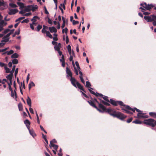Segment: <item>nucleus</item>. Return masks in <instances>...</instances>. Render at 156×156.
<instances>
[{"mask_svg": "<svg viewBox=\"0 0 156 156\" xmlns=\"http://www.w3.org/2000/svg\"><path fill=\"white\" fill-rule=\"evenodd\" d=\"M95 101L98 103L99 104V106L100 109L98 108L96 106V108H95L97 110L101 112H108L110 115L113 116L114 117H117V112L115 111L114 110L111 108H106L102 104L99 103L98 101L96 100L95 99Z\"/></svg>", "mask_w": 156, "mask_h": 156, "instance_id": "obj_1", "label": "nucleus"}, {"mask_svg": "<svg viewBox=\"0 0 156 156\" xmlns=\"http://www.w3.org/2000/svg\"><path fill=\"white\" fill-rule=\"evenodd\" d=\"M66 73L67 74V77H68L69 76L71 77L70 79V80L71 82V83L72 85L75 87H76V85L75 84V82H76V80L74 78L72 77V74L70 69L66 67Z\"/></svg>", "mask_w": 156, "mask_h": 156, "instance_id": "obj_2", "label": "nucleus"}, {"mask_svg": "<svg viewBox=\"0 0 156 156\" xmlns=\"http://www.w3.org/2000/svg\"><path fill=\"white\" fill-rule=\"evenodd\" d=\"M143 123L152 127H154L156 126V120L155 121L152 119H149L145 120L143 122Z\"/></svg>", "mask_w": 156, "mask_h": 156, "instance_id": "obj_3", "label": "nucleus"}, {"mask_svg": "<svg viewBox=\"0 0 156 156\" xmlns=\"http://www.w3.org/2000/svg\"><path fill=\"white\" fill-rule=\"evenodd\" d=\"M96 96H100L103 98L104 100L105 101L102 100L101 101V102L104 104L105 105H110L109 102V100L108 99V97L105 96H103L102 94H99L98 93H96Z\"/></svg>", "mask_w": 156, "mask_h": 156, "instance_id": "obj_4", "label": "nucleus"}, {"mask_svg": "<svg viewBox=\"0 0 156 156\" xmlns=\"http://www.w3.org/2000/svg\"><path fill=\"white\" fill-rule=\"evenodd\" d=\"M144 18L148 22H151L154 20H156V16L154 15L150 16H144Z\"/></svg>", "mask_w": 156, "mask_h": 156, "instance_id": "obj_5", "label": "nucleus"}, {"mask_svg": "<svg viewBox=\"0 0 156 156\" xmlns=\"http://www.w3.org/2000/svg\"><path fill=\"white\" fill-rule=\"evenodd\" d=\"M140 5L143 7V8L145 9L150 10V9L152 8L154 6L152 5H147L146 3H141Z\"/></svg>", "mask_w": 156, "mask_h": 156, "instance_id": "obj_6", "label": "nucleus"}, {"mask_svg": "<svg viewBox=\"0 0 156 156\" xmlns=\"http://www.w3.org/2000/svg\"><path fill=\"white\" fill-rule=\"evenodd\" d=\"M3 18V16L0 14V32L3 30V27L6 24V23L2 20Z\"/></svg>", "mask_w": 156, "mask_h": 156, "instance_id": "obj_7", "label": "nucleus"}, {"mask_svg": "<svg viewBox=\"0 0 156 156\" xmlns=\"http://www.w3.org/2000/svg\"><path fill=\"white\" fill-rule=\"evenodd\" d=\"M8 6L7 3L3 0H0V9L3 10L7 8Z\"/></svg>", "mask_w": 156, "mask_h": 156, "instance_id": "obj_8", "label": "nucleus"}, {"mask_svg": "<svg viewBox=\"0 0 156 156\" xmlns=\"http://www.w3.org/2000/svg\"><path fill=\"white\" fill-rule=\"evenodd\" d=\"M126 108L128 109H130V110L132 111L133 112H135V110L138 113L142 112L139 109H137L136 108H131L128 105H127L126 107Z\"/></svg>", "mask_w": 156, "mask_h": 156, "instance_id": "obj_9", "label": "nucleus"}, {"mask_svg": "<svg viewBox=\"0 0 156 156\" xmlns=\"http://www.w3.org/2000/svg\"><path fill=\"white\" fill-rule=\"evenodd\" d=\"M137 118L139 119L142 118H147L148 116L145 115L142 112L138 113L137 114Z\"/></svg>", "mask_w": 156, "mask_h": 156, "instance_id": "obj_10", "label": "nucleus"}, {"mask_svg": "<svg viewBox=\"0 0 156 156\" xmlns=\"http://www.w3.org/2000/svg\"><path fill=\"white\" fill-rule=\"evenodd\" d=\"M18 10L17 9H9L8 14L10 15H14L17 12Z\"/></svg>", "mask_w": 156, "mask_h": 156, "instance_id": "obj_11", "label": "nucleus"}, {"mask_svg": "<svg viewBox=\"0 0 156 156\" xmlns=\"http://www.w3.org/2000/svg\"><path fill=\"white\" fill-rule=\"evenodd\" d=\"M117 115L118 118H119L121 120H123L126 117V116L124 115L123 114L118 112Z\"/></svg>", "mask_w": 156, "mask_h": 156, "instance_id": "obj_12", "label": "nucleus"}, {"mask_svg": "<svg viewBox=\"0 0 156 156\" xmlns=\"http://www.w3.org/2000/svg\"><path fill=\"white\" fill-rule=\"evenodd\" d=\"M75 84L76 85V88H77V87L80 90H83L84 92H85L84 90L83 89V86L78 82H77L76 81V82L75 83Z\"/></svg>", "mask_w": 156, "mask_h": 156, "instance_id": "obj_13", "label": "nucleus"}, {"mask_svg": "<svg viewBox=\"0 0 156 156\" xmlns=\"http://www.w3.org/2000/svg\"><path fill=\"white\" fill-rule=\"evenodd\" d=\"M49 29L51 33H56L57 30L56 28L54 27H49Z\"/></svg>", "mask_w": 156, "mask_h": 156, "instance_id": "obj_14", "label": "nucleus"}, {"mask_svg": "<svg viewBox=\"0 0 156 156\" xmlns=\"http://www.w3.org/2000/svg\"><path fill=\"white\" fill-rule=\"evenodd\" d=\"M24 123L25 124L27 129L30 128V122L28 120L26 119L24 121Z\"/></svg>", "mask_w": 156, "mask_h": 156, "instance_id": "obj_15", "label": "nucleus"}, {"mask_svg": "<svg viewBox=\"0 0 156 156\" xmlns=\"http://www.w3.org/2000/svg\"><path fill=\"white\" fill-rule=\"evenodd\" d=\"M27 102L29 106L31 107V99L29 96H28L27 97Z\"/></svg>", "mask_w": 156, "mask_h": 156, "instance_id": "obj_16", "label": "nucleus"}, {"mask_svg": "<svg viewBox=\"0 0 156 156\" xmlns=\"http://www.w3.org/2000/svg\"><path fill=\"white\" fill-rule=\"evenodd\" d=\"M31 11L34 12V11L36 9H37L38 8L37 6V5H31Z\"/></svg>", "mask_w": 156, "mask_h": 156, "instance_id": "obj_17", "label": "nucleus"}, {"mask_svg": "<svg viewBox=\"0 0 156 156\" xmlns=\"http://www.w3.org/2000/svg\"><path fill=\"white\" fill-rule=\"evenodd\" d=\"M72 64L73 65V66L74 69V72L75 73L76 75H78V70L77 69V68L76 67L74 63V62L73 60L72 61Z\"/></svg>", "mask_w": 156, "mask_h": 156, "instance_id": "obj_18", "label": "nucleus"}, {"mask_svg": "<svg viewBox=\"0 0 156 156\" xmlns=\"http://www.w3.org/2000/svg\"><path fill=\"white\" fill-rule=\"evenodd\" d=\"M68 51L69 52V54L71 55L72 54H72L74 55V53L73 51H72L71 50V47L69 45L67 47Z\"/></svg>", "mask_w": 156, "mask_h": 156, "instance_id": "obj_19", "label": "nucleus"}, {"mask_svg": "<svg viewBox=\"0 0 156 156\" xmlns=\"http://www.w3.org/2000/svg\"><path fill=\"white\" fill-rule=\"evenodd\" d=\"M17 5L20 7V9H23L25 8V6L24 4L21 2H17Z\"/></svg>", "mask_w": 156, "mask_h": 156, "instance_id": "obj_20", "label": "nucleus"}, {"mask_svg": "<svg viewBox=\"0 0 156 156\" xmlns=\"http://www.w3.org/2000/svg\"><path fill=\"white\" fill-rule=\"evenodd\" d=\"M139 9H140L141 10V11L143 12V14L145 15H149L150 14V13H149L148 12H144V11L146 10V9H145L143 8L142 7H140L139 8Z\"/></svg>", "mask_w": 156, "mask_h": 156, "instance_id": "obj_21", "label": "nucleus"}, {"mask_svg": "<svg viewBox=\"0 0 156 156\" xmlns=\"http://www.w3.org/2000/svg\"><path fill=\"white\" fill-rule=\"evenodd\" d=\"M31 5H29L28 6H25L24 9L26 12H29L31 10Z\"/></svg>", "mask_w": 156, "mask_h": 156, "instance_id": "obj_22", "label": "nucleus"}, {"mask_svg": "<svg viewBox=\"0 0 156 156\" xmlns=\"http://www.w3.org/2000/svg\"><path fill=\"white\" fill-rule=\"evenodd\" d=\"M12 76L13 74L10 73L6 76V78L9 80V81H11V80H12Z\"/></svg>", "mask_w": 156, "mask_h": 156, "instance_id": "obj_23", "label": "nucleus"}, {"mask_svg": "<svg viewBox=\"0 0 156 156\" xmlns=\"http://www.w3.org/2000/svg\"><path fill=\"white\" fill-rule=\"evenodd\" d=\"M29 132L30 134L34 137L36 136L35 133H34V131L32 130H31L30 128L28 129Z\"/></svg>", "mask_w": 156, "mask_h": 156, "instance_id": "obj_24", "label": "nucleus"}, {"mask_svg": "<svg viewBox=\"0 0 156 156\" xmlns=\"http://www.w3.org/2000/svg\"><path fill=\"white\" fill-rule=\"evenodd\" d=\"M125 109H123L122 108V110H123V112H126V113H128V114H133V113L132 112H131L129 111V110H130V109H126V108H125Z\"/></svg>", "mask_w": 156, "mask_h": 156, "instance_id": "obj_25", "label": "nucleus"}, {"mask_svg": "<svg viewBox=\"0 0 156 156\" xmlns=\"http://www.w3.org/2000/svg\"><path fill=\"white\" fill-rule=\"evenodd\" d=\"M63 7L64 9H65V6L64 5L62 4H61L60 6H59V8L60 10H61L62 12L63 13V10L62 8Z\"/></svg>", "mask_w": 156, "mask_h": 156, "instance_id": "obj_26", "label": "nucleus"}, {"mask_svg": "<svg viewBox=\"0 0 156 156\" xmlns=\"http://www.w3.org/2000/svg\"><path fill=\"white\" fill-rule=\"evenodd\" d=\"M109 103L114 105L116 106L117 105V102L116 101L112 99H110V101Z\"/></svg>", "mask_w": 156, "mask_h": 156, "instance_id": "obj_27", "label": "nucleus"}, {"mask_svg": "<svg viewBox=\"0 0 156 156\" xmlns=\"http://www.w3.org/2000/svg\"><path fill=\"white\" fill-rule=\"evenodd\" d=\"M87 102L90 105L95 108H96V106L94 105V102L90 100L88 101Z\"/></svg>", "mask_w": 156, "mask_h": 156, "instance_id": "obj_28", "label": "nucleus"}, {"mask_svg": "<svg viewBox=\"0 0 156 156\" xmlns=\"http://www.w3.org/2000/svg\"><path fill=\"white\" fill-rule=\"evenodd\" d=\"M149 115L151 117L156 118V113L154 112H150Z\"/></svg>", "mask_w": 156, "mask_h": 156, "instance_id": "obj_29", "label": "nucleus"}, {"mask_svg": "<svg viewBox=\"0 0 156 156\" xmlns=\"http://www.w3.org/2000/svg\"><path fill=\"white\" fill-rule=\"evenodd\" d=\"M118 104L119 105H120L122 107L123 106L124 107H125V108H126V105L123 103L122 101H118ZM122 108V107H121Z\"/></svg>", "mask_w": 156, "mask_h": 156, "instance_id": "obj_30", "label": "nucleus"}, {"mask_svg": "<svg viewBox=\"0 0 156 156\" xmlns=\"http://www.w3.org/2000/svg\"><path fill=\"white\" fill-rule=\"evenodd\" d=\"M13 51L12 50H11L9 51H7L3 53V54H4L5 53H6L8 55H9L13 54Z\"/></svg>", "mask_w": 156, "mask_h": 156, "instance_id": "obj_31", "label": "nucleus"}, {"mask_svg": "<svg viewBox=\"0 0 156 156\" xmlns=\"http://www.w3.org/2000/svg\"><path fill=\"white\" fill-rule=\"evenodd\" d=\"M62 20L63 21V24L62 26V27L63 28L64 27L65 25L66 20V19L63 17H62Z\"/></svg>", "mask_w": 156, "mask_h": 156, "instance_id": "obj_32", "label": "nucleus"}, {"mask_svg": "<svg viewBox=\"0 0 156 156\" xmlns=\"http://www.w3.org/2000/svg\"><path fill=\"white\" fill-rule=\"evenodd\" d=\"M19 57V55L17 53L13 54L11 55V58H17Z\"/></svg>", "mask_w": 156, "mask_h": 156, "instance_id": "obj_33", "label": "nucleus"}, {"mask_svg": "<svg viewBox=\"0 0 156 156\" xmlns=\"http://www.w3.org/2000/svg\"><path fill=\"white\" fill-rule=\"evenodd\" d=\"M39 18L37 16H34L33 18L31 20L32 21L36 22L37 20L39 19Z\"/></svg>", "mask_w": 156, "mask_h": 156, "instance_id": "obj_34", "label": "nucleus"}, {"mask_svg": "<svg viewBox=\"0 0 156 156\" xmlns=\"http://www.w3.org/2000/svg\"><path fill=\"white\" fill-rule=\"evenodd\" d=\"M133 123L136 124H141L142 123V122L139 120L136 119L135 120L133 121Z\"/></svg>", "mask_w": 156, "mask_h": 156, "instance_id": "obj_35", "label": "nucleus"}, {"mask_svg": "<svg viewBox=\"0 0 156 156\" xmlns=\"http://www.w3.org/2000/svg\"><path fill=\"white\" fill-rule=\"evenodd\" d=\"M12 63L13 64H16L18 63V61L16 59H14L12 60Z\"/></svg>", "mask_w": 156, "mask_h": 156, "instance_id": "obj_36", "label": "nucleus"}, {"mask_svg": "<svg viewBox=\"0 0 156 156\" xmlns=\"http://www.w3.org/2000/svg\"><path fill=\"white\" fill-rule=\"evenodd\" d=\"M9 5L10 6L13 8H16L17 7L16 4L12 3H9Z\"/></svg>", "mask_w": 156, "mask_h": 156, "instance_id": "obj_37", "label": "nucleus"}, {"mask_svg": "<svg viewBox=\"0 0 156 156\" xmlns=\"http://www.w3.org/2000/svg\"><path fill=\"white\" fill-rule=\"evenodd\" d=\"M18 107L20 111H22L23 110V105L21 103H20L18 105Z\"/></svg>", "mask_w": 156, "mask_h": 156, "instance_id": "obj_38", "label": "nucleus"}, {"mask_svg": "<svg viewBox=\"0 0 156 156\" xmlns=\"http://www.w3.org/2000/svg\"><path fill=\"white\" fill-rule=\"evenodd\" d=\"M91 89H93L91 87H89L88 89V90L92 94L95 95L96 96V93H95L94 91L92 90Z\"/></svg>", "mask_w": 156, "mask_h": 156, "instance_id": "obj_39", "label": "nucleus"}, {"mask_svg": "<svg viewBox=\"0 0 156 156\" xmlns=\"http://www.w3.org/2000/svg\"><path fill=\"white\" fill-rule=\"evenodd\" d=\"M14 92H13V91L11 92V96L13 98H14V96H15V98H16V91L15 90Z\"/></svg>", "mask_w": 156, "mask_h": 156, "instance_id": "obj_40", "label": "nucleus"}, {"mask_svg": "<svg viewBox=\"0 0 156 156\" xmlns=\"http://www.w3.org/2000/svg\"><path fill=\"white\" fill-rule=\"evenodd\" d=\"M46 33V34L47 36L48 37L50 38H52V36L49 31H47Z\"/></svg>", "mask_w": 156, "mask_h": 156, "instance_id": "obj_41", "label": "nucleus"}, {"mask_svg": "<svg viewBox=\"0 0 156 156\" xmlns=\"http://www.w3.org/2000/svg\"><path fill=\"white\" fill-rule=\"evenodd\" d=\"M75 64H76V65L77 67V70L78 71V70H80V66H79V63L77 61H76L75 62Z\"/></svg>", "mask_w": 156, "mask_h": 156, "instance_id": "obj_42", "label": "nucleus"}, {"mask_svg": "<svg viewBox=\"0 0 156 156\" xmlns=\"http://www.w3.org/2000/svg\"><path fill=\"white\" fill-rule=\"evenodd\" d=\"M91 86L90 83V82L89 81H86V86L87 87H90Z\"/></svg>", "mask_w": 156, "mask_h": 156, "instance_id": "obj_43", "label": "nucleus"}, {"mask_svg": "<svg viewBox=\"0 0 156 156\" xmlns=\"http://www.w3.org/2000/svg\"><path fill=\"white\" fill-rule=\"evenodd\" d=\"M15 67H16V66H15V65H14L13 66L12 70L10 71V74H13V73L14 72L15 70Z\"/></svg>", "mask_w": 156, "mask_h": 156, "instance_id": "obj_44", "label": "nucleus"}, {"mask_svg": "<svg viewBox=\"0 0 156 156\" xmlns=\"http://www.w3.org/2000/svg\"><path fill=\"white\" fill-rule=\"evenodd\" d=\"M4 68H5V72L6 73H10V69L8 67H7L5 66L4 67Z\"/></svg>", "mask_w": 156, "mask_h": 156, "instance_id": "obj_45", "label": "nucleus"}, {"mask_svg": "<svg viewBox=\"0 0 156 156\" xmlns=\"http://www.w3.org/2000/svg\"><path fill=\"white\" fill-rule=\"evenodd\" d=\"M24 18H25L24 17H20V18H18V19H16V20L15 22H17L18 21H19V22H20V20H21L23 19Z\"/></svg>", "mask_w": 156, "mask_h": 156, "instance_id": "obj_46", "label": "nucleus"}, {"mask_svg": "<svg viewBox=\"0 0 156 156\" xmlns=\"http://www.w3.org/2000/svg\"><path fill=\"white\" fill-rule=\"evenodd\" d=\"M36 117H37V122L38 124H39L40 123V120H39V116H38V115L37 114V111H36Z\"/></svg>", "mask_w": 156, "mask_h": 156, "instance_id": "obj_47", "label": "nucleus"}, {"mask_svg": "<svg viewBox=\"0 0 156 156\" xmlns=\"http://www.w3.org/2000/svg\"><path fill=\"white\" fill-rule=\"evenodd\" d=\"M26 12V11L24 9L22 10L21 11H20L19 12V13L20 14H22V15H24L25 14L24 13Z\"/></svg>", "mask_w": 156, "mask_h": 156, "instance_id": "obj_48", "label": "nucleus"}, {"mask_svg": "<svg viewBox=\"0 0 156 156\" xmlns=\"http://www.w3.org/2000/svg\"><path fill=\"white\" fill-rule=\"evenodd\" d=\"M3 40H2V41H3V42L5 44V43L7 42L9 40V39H8V38H5L4 37H3Z\"/></svg>", "mask_w": 156, "mask_h": 156, "instance_id": "obj_49", "label": "nucleus"}, {"mask_svg": "<svg viewBox=\"0 0 156 156\" xmlns=\"http://www.w3.org/2000/svg\"><path fill=\"white\" fill-rule=\"evenodd\" d=\"M55 50L58 51L60 50V48L58 45H56L54 46Z\"/></svg>", "mask_w": 156, "mask_h": 156, "instance_id": "obj_50", "label": "nucleus"}, {"mask_svg": "<svg viewBox=\"0 0 156 156\" xmlns=\"http://www.w3.org/2000/svg\"><path fill=\"white\" fill-rule=\"evenodd\" d=\"M78 71L79 72V74L80 75V76H79L80 78H83V73H82V72L81 71H80V70H78Z\"/></svg>", "mask_w": 156, "mask_h": 156, "instance_id": "obj_51", "label": "nucleus"}, {"mask_svg": "<svg viewBox=\"0 0 156 156\" xmlns=\"http://www.w3.org/2000/svg\"><path fill=\"white\" fill-rule=\"evenodd\" d=\"M68 31V29L66 28L65 29H63L62 30V32L63 33L65 32L66 34H67Z\"/></svg>", "mask_w": 156, "mask_h": 156, "instance_id": "obj_52", "label": "nucleus"}, {"mask_svg": "<svg viewBox=\"0 0 156 156\" xmlns=\"http://www.w3.org/2000/svg\"><path fill=\"white\" fill-rule=\"evenodd\" d=\"M42 28V26L41 25H38L37 26V30L38 31H39L40 29H41Z\"/></svg>", "mask_w": 156, "mask_h": 156, "instance_id": "obj_53", "label": "nucleus"}, {"mask_svg": "<svg viewBox=\"0 0 156 156\" xmlns=\"http://www.w3.org/2000/svg\"><path fill=\"white\" fill-rule=\"evenodd\" d=\"M8 49H9V47H7V48H5L3 49H0V52H4V51H6V50H7Z\"/></svg>", "mask_w": 156, "mask_h": 156, "instance_id": "obj_54", "label": "nucleus"}, {"mask_svg": "<svg viewBox=\"0 0 156 156\" xmlns=\"http://www.w3.org/2000/svg\"><path fill=\"white\" fill-rule=\"evenodd\" d=\"M10 30L9 29H6L3 32V33L5 34L7 33H8L9 32V31Z\"/></svg>", "mask_w": 156, "mask_h": 156, "instance_id": "obj_55", "label": "nucleus"}, {"mask_svg": "<svg viewBox=\"0 0 156 156\" xmlns=\"http://www.w3.org/2000/svg\"><path fill=\"white\" fill-rule=\"evenodd\" d=\"M29 22V20L28 19H25L23 20V21H22L21 23H28Z\"/></svg>", "mask_w": 156, "mask_h": 156, "instance_id": "obj_56", "label": "nucleus"}, {"mask_svg": "<svg viewBox=\"0 0 156 156\" xmlns=\"http://www.w3.org/2000/svg\"><path fill=\"white\" fill-rule=\"evenodd\" d=\"M31 15V12H29L28 13L25 14L24 15H23V16H28L30 15Z\"/></svg>", "mask_w": 156, "mask_h": 156, "instance_id": "obj_57", "label": "nucleus"}, {"mask_svg": "<svg viewBox=\"0 0 156 156\" xmlns=\"http://www.w3.org/2000/svg\"><path fill=\"white\" fill-rule=\"evenodd\" d=\"M18 71V68H16L15 70V76L16 77V75H17Z\"/></svg>", "mask_w": 156, "mask_h": 156, "instance_id": "obj_58", "label": "nucleus"}, {"mask_svg": "<svg viewBox=\"0 0 156 156\" xmlns=\"http://www.w3.org/2000/svg\"><path fill=\"white\" fill-rule=\"evenodd\" d=\"M79 23V22L77 21H75V20H73V25H76Z\"/></svg>", "mask_w": 156, "mask_h": 156, "instance_id": "obj_59", "label": "nucleus"}, {"mask_svg": "<svg viewBox=\"0 0 156 156\" xmlns=\"http://www.w3.org/2000/svg\"><path fill=\"white\" fill-rule=\"evenodd\" d=\"M44 9L45 11V13L46 14H48L49 12H48V10H47L45 6L44 7Z\"/></svg>", "mask_w": 156, "mask_h": 156, "instance_id": "obj_60", "label": "nucleus"}, {"mask_svg": "<svg viewBox=\"0 0 156 156\" xmlns=\"http://www.w3.org/2000/svg\"><path fill=\"white\" fill-rule=\"evenodd\" d=\"M60 62L65 61L64 56L63 55H62L61 59L60 60Z\"/></svg>", "mask_w": 156, "mask_h": 156, "instance_id": "obj_61", "label": "nucleus"}, {"mask_svg": "<svg viewBox=\"0 0 156 156\" xmlns=\"http://www.w3.org/2000/svg\"><path fill=\"white\" fill-rule=\"evenodd\" d=\"M29 85H30L31 87L35 86V84L32 81L29 84Z\"/></svg>", "mask_w": 156, "mask_h": 156, "instance_id": "obj_62", "label": "nucleus"}, {"mask_svg": "<svg viewBox=\"0 0 156 156\" xmlns=\"http://www.w3.org/2000/svg\"><path fill=\"white\" fill-rule=\"evenodd\" d=\"M15 34L16 35H19L20 34V30L19 29L17 31H15Z\"/></svg>", "mask_w": 156, "mask_h": 156, "instance_id": "obj_63", "label": "nucleus"}, {"mask_svg": "<svg viewBox=\"0 0 156 156\" xmlns=\"http://www.w3.org/2000/svg\"><path fill=\"white\" fill-rule=\"evenodd\" d=\"M48 22L49 24H52V21L49 18H48Z\"/></svg>", "mask_w": 156, "mask_h": 156, "instance_id": "obj_64", "label": "nucleus"}]
</instances>
